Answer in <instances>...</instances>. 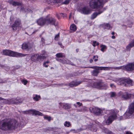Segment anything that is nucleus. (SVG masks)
Wrapping results in <instances>:
<instances>
[{"label":"nucleus","instance_id":"obj_1","mask_svg":"<svg viewBox=\"0 0 134 134\" xmlns=\"http://www.w3.org/2000/svg\"><path fill=\"white\" fill-rule=\"evenodd\" d=\"M18 124L15 120H11L7 121H2L0 122V129L6 130L14 129Z\"/></svg>","mask_w":134,"mask_h":134},{"label":"nucleus","instance_id":"obj_2","mask_svg":"<svg viewBox=\"0 0 134 134\" xmlns=\"http://www.w3.org/2000/svg\"><path fill=\"white\" fill-rule=\"evenodd\" d=\"M103 4V0H91L89 3V5L92 8L102 10L104 9Z\"/></svg>","mask_w":134,"mask_h":134},{"label":"nucleus","instance_id":"obj_3","mask_svg":"<svg viewBox=\"0 0 134 134\" xmlns=\"http://www.w3.org/2000/svg\"><path fill=\"white\" fill-rule=\"evenodd\" d=\"M118 84L124 86H130L133 85V81L129 79H119L115 81Z\"/></svg>","mask_w":134,"mask_h":134},{"label":"nucleus","instance_id":"obj_4","mask_svg":"<svg viewBox=\"0 0 134 134\" xmlns=\"http://www.w3.org/2000/svg\"><path fill=\"white\" fill-rule=\"evenodd\" d=\"M48 57V55L44 51H42L41 54L39 55L38 54H35L32 55L31 59L32 61L36 62L40 59H45Z\"/></svg>","mask_w":134,"mask_h":134},{"label":"nucleus","instance_id":"obj_5","mask_svg":"<svg viewBox=\"0 0 134 134\" xmlns=\"http://www.w3.org/2000/svg\"><path fill=\"white\" fill-rule=\"evenodd\" d=\"M110 115L105 120V124L107 125L111 124L114 120L116 119L117 117L116 113L114 110H110Z\"/></svg>","mask_w":134,"mask_h":134},{"label":"nucleus","instance_id":"obj_6","mask_svg":"<svg viewBox=\"0 0 134 134\" xmlns=\"http://www.w3.org/2000/svg\"><path fill=\"white\" fill-rule=\"evenodd\" d=\"M93 86L95 88L101 90H106L108 87L107 84L100 82H94L93 83Z\"/></svg>","mask_w":134,"mask_h":134},{"label":"nucleus","instance_id":"obj_7","mask_svg":"<svg viewBox=\"0 0 134 134\" xmlns=\"http://www.w3.org/2000/svg\"><path fill=\"white\" fill-rule=\"evenodd\" d=\"M91 112L94 114L97 115H100L103 112L101 109L94 107H91L89 108Z\"/></svg>","mask_w":134,"mask_h":134},{"label":"nucleus","instance_id":"obj_8","mask_svg":"<svg viewBox=\"0 0 134 134\" xmlns=\"http://www.w3.org/2000/svg\"><path fill=\"white\" fill-rule=\"evenodd\" d=\"M134 112V102L132 103L129 105L128 109L125 113H127V115H129L130 118L131 117V115Z\"/></svg>","mask_w":134,"mask_h":134},{"label":"nucleus","instance_id":"obj_9","mask_svg":"<svg viewBox=\"0 0 134 134\" xmlns=\"http://www.w3.org/2000/svg\"><path fill=\"white\" fill-rule=\"evenodd\" d=\"M46 24H50L55 25V20L53 18L48 15L46 17Z\"/></svg>","mask_w":134,"mask_h":134},{"label":"nucleus","instance_id":"obj_10","mask_svg":"<svg viewBox=\"0 0 134 134\" xmlns=\"http://www.w3.org/2000/svg\"><path fill=\"white\" fill-rule=\"evenodd\" d=\"M8 56L13 57H20L25 56V55L21 53L14 52L10 50Z\"/></svg>","mask_w":134,"mask_h":134},{"label":"nucleus","instance_id":"obj_11","mask_svg":"<svg viewBox=\"0 0 134 134\" xmlns=\"http://www.w3.org/2000/svg\"><path fill=\"white\" fill-rule=\"evenodd\" d=\"M81 13L85 14H87L91 13L90 10L88 7H84L81 8L79 10Z\"/></svg>","mask_w":134,"mask_h":134},{"label":"nucleus","instance_id":"obj_12","mask_svg":"<svg viewBox=\"0 0 134 134\" xmlns=\"http://www.w3.org/2000/svg\"><path fill=\"white\" fill-rule=\"evenodd\" d=\"M20 20L18 19L16 20L13 24L12 27L13 30H15L19 27L20 24Z\"/></svg>","mask_w":134,"mask_h":134},{"label":"nucleus","instance_id":"obj_13","mask_svg":"<svg viewBox=\"0 0 134 134\" xmlns=\"http://www.w3.org/2000/svg\"><path fill=\"white\" fill-rule=\"evenodd\" d=\"M98 66H94L91 67V68L94 69V70L92 72V75L94 76H97L99 73V70H100V68Z\"/></svg>","mask_w":134,"mask_h":134},{"label":"nucleus","instance_id":"obj_14","mask_svg":"<svg viewBox=\"0 0 134 134\" xmlns=\"http://www.w3.org/2000/svg\"><path fill=\"white\" fill-rule=\"evenodd\" d=\"M38 24L40 25H43L45 24H46V17L45 18H41L37 20Z\"/></svg>","mask_w":134,"mask_h":134},{"label":"nucleus","instance_id":"obj_15","mask_svg":"<svg viewBox=\"0 0 134 134\" xmlns=\"http://www.w3.org/2000/svg\"><path fill=\"white\" fill-rule=\"evenodd\" d=\"M38 111H37L34 110H30L27 111H23V113L24 114H31L35 115H37Z\"/></svg>","mask_w":134,"mask_h":134},{"label":"nucleus","instance_id":"obj_16","mask_svg":"<svg viewBox=\"0 0 134 134\" xmlns=\"http://www.w3.org/2000/svg\"><path fill=\"white\" fill-rule=\"evenodd\" d=\"M98 10L99 11L98 12H95L92 14L91 16V19H93L95 18L98 15L102 13L104 11V10L103 9L102 10H101L100 9V10Z\"/></svg>","mask_w":134,"mask_h":134},{"label":"nucleus","instance_id":"obj_17","mask_svg":"<svg viewBox=\"0 0 134 134\" xmlns=\"http://www.w3.org/2000/svg\"><path fill=\"white\" fill-rule=\"evenodd\" d=\"M81 83L80 81H74L70 83L69 85L70 87H73L76 86Z\"/></svg>","mask_w":134,"mask_h":134},{"label":"nucleus","instance_id":"obj_18","mask_svg":"<svg viewBox=\"0 0 134 134\" xmlns=\"http://www.w3.org/2000/svg\"><path fill=\"white\" fill-rule=\"evenodd\" d=\"M131 94L126 92L124 93L122 95V98L124 100H126L129 99L131 96Z\"/></svg>","mask_w":134,"mask_h":134},{"label":"nucleus","instance_id":"obj_19","mask_svg":"<svg viewBox=\"0 0 134 134\" xmlns=\"http://www.w3.org/2000/svg\"><path fill=\"white\" fill-rule=\"evenodd\" d=\"M134 46V39L132 40L126 47V50L127 51H130L131 48Z\"/></svg>","mask_w":134,"mask_h":134},{"label":"nucleus","instance_id":"obj_20","mask_svg":"<svg viewBox=\"0 0 134 134\" xmlns=\"http://www.w3.org/2000/svg\"><path fill=\"white\" fill-rule=\"evenodd\" d=\"M101 26H102L103 28L104 29L109 30L111 29V28L110 25L109 23H104L101 24Z\"/></svg>","mask_w":134,"mask_h":134},{"label":"nucleus","instance_id":"obj_21","mask_svg":"<svg viewBox=\"0 0 134 134\" xmlns=\"http://www.w3.org/2000/svg\"><path fill=\"white\" fill-rule=\"evenodd\" d=\"M125 69L127 71H131L133 70L132 64V63L126 65L125 67Z\"/></svg>","mask_w":134,"mask_h":134},{"label":"nucleus","instance_id":"obj_22","mask_svg":"<svg viewBox=\"0 0 134 134\" xmlns=\"http://www.w3.org/2000/svg\"><path fill=\"white\" fill-rule=\"evenodd\" d=\"M48 4H54L55 3H60V2L61 0H46Z\"/></svg>","mask_w":134,"mask_h":134},{"label":"nucleus","instance_id":"obj_23","mask_svg":"<svg viewBox=\"0 0 134 134\" xmlns=\"http://www.w3.org/2000/svg\"><path fill=\"white\" fill-rule=\"evenodd\" d=\"M130 118L129 115H127V113H125L123 116H120L119 119L120 120H121L125 119H129Z\"/></svg>","mask_w":134,"mask_h":134},{"label":"nucleus","instance_id":"obj_24","mask_svg":"<svg viewBox=\"0 0 134 134\" xmlns=\"http://www.w3.org/2000/svg\"><path fill=\"white\" fill-rule=\"evenodd\" d=\"M10 4L14 6H16L19 5L21 4V3L18 2L11 1L10 2Z\"/></svg>","mask_w":134,"mask_h":134},{"label":"nucleus","instance_id":"obj_25","mask_svg":"<svg viewBox=\"0 0 134 134\" xmlns=\"http://www.w3.org/2000/svg\"><path fill=\"white\" fill-rule=\"evenodd\" d=\"M100 68V70H109L110 69L112 68V67H99Z\"/></svg>","mask_w":134,"mask_h":134},{"label":"nucleus","instance_id":"obj_26","mask_svg":"<svg viewBox=\"0 0 134 134\" xmlns=\"http://www.w3.org/2000/svg\"><path fill=\"white\" fill-rule=\"evenodd\" d=\"M70 29L71 30L73 31H75L76 30L77 28L75 24H73L71 25L70 27Z\"/></svg>","mask_w":134,"mask_h":134},{"label":"nucleus","instance_id":"obj_27","mask_svg":"<svg viewBox=\"0 0 134 134\" xmlns=\"http://www.w3.org/2000/svg\"><path fill=\"white\" fill-rule=\"evenodd\" d=\"M21 48L23 49H28V46L27 43H25L23 44L22 45Z\"/></svg>","mask_w":134,"mask_h":134},{"label":"nucleus","instance_id":"obj_28","mask_svg":"<svg viewBox=\"0 0 134 134\" xmlns=\"http://www.w3.org/2000/svg\"><path fill=\"white\" fill-rule=\"evenodd\" d=\"M103 132H105L107 134H111V132L109 131L108 129L107 128H104L103 130Z\"/></svg>","mask_w":134,"mask_h":134},{"label":"nucleus","instance_id":"obj_29","mask_svg":"<svg viewBox=\"0 0 134 134\" xmlns=\"http://www.w3.org/2000/svg\"><path fill=\"white\" fill-rule=\"evenodd\" d=\"M64 125L65 127H70L71 125V124L69 121H66L64 124Z\"/></svg>","mask_w":134,"mask_h":134},{"label":"nucleus","instance_id":"obj_30","mask_svg":"<svg viewBox=\"0 0 134 134\" xmlns=\"http://www.w3.org/2000/svg\"><path fill=\"white\" fill-rule=\"evenodd\" d=\"M100 47L101 48L100 50L103 52H104V50L106 49L107 48V47L104 45L102 44L101 45Z\"/></svg>","mask_w":134,"mask_h":134},{"label":"nucleus","instance_id":"obj_31","mask_svg":"<svg viewBox=\"0 0 134 134\" xmlns=\"http://www.w3.org/2000/svg\"><path fill=\"white\" fill-rule=\"evenodd\" d=\"M41 97L40 95H38L37 94L35 95V96L33 98V99L36 101H38L39 99Z\"/></svg>","mask_w":134,"mask_h":134},{"label":"nucleus","instance_id":"obj_32","mask_svg":"<svg viewBox=\"0 0 134 134\" xmlns=\"http://www.w3.org/2000/svg\"><path fill=\"white\" fill-rule=\"evenodd\" d=\"M27 43L28 46V49H30L34 47V46L33 43L27 42Z\"/></svg>","mask_w":134,"mask_h":134},{"label":"nucleus","instance_id":"obj_33","mask_svg":"<svg viewBox=\"0 0 134 134\" xmlns=\"http://www.w3.org/2000/svg\"><path fill=\"white\" fill-rule=\"evenodd\" d=\"M56 56L57 58H62L65 56L62 53H57L56 54Z\"/></svg>","mask_w":134,"mask_h":134},{"label":"nucleus","instance_id":"obj_34","mask_svg":"<svg viewBox=\"0 0 134 134\" xmlns=\"http://www.w3.org/2000/svg\"><path fill=\"white\" fill-rule=\"evenodd\" d=\"M63 107L65 109H68L71 108V105L70 104L66 103L64 105Z\"/></svg>","mask_w":134,"mask_h":134},{"label":"nucleus","instance_id":"obj_35","mask_svg":"<svg viewBox=\"0 0 134 134\" xmlns=\"http://www.w3.org/2000/svg\"><path fill=\"white\" fill-rule=\"evenodd\" d=\"M44 119L47 120L49 121H50L52 119L50 116H48L47 115L44 116Z\"/></svg>","mask_w":134,"mask_h":134},{"label":"nucleus","instance_id":"obj_36","mask_svg":"<svg viewBox=\"0 0 134 134\" xmlns=\"http://www.w3.org/2000/svg\"><path fill=\"white\" fill-rule=\"evenodd\" d=\"M10 50H4L3 51V53L4 55H8Z\"/></svg>","mask_w":134,"mask_h":134},{"label":"nucleus","instance_id":"obj_37","mask_svg":"<svg viewBox=\"0 0 134 134\" xmlns=\"http://www.w3.org/2000/svg\"><path fill=\"white\" fill-rule=\"evenodd\" d=\"M9 104H14V101L16 100V99L12 98L10 99H9Z\"/></svg>","mask_w":134,"mask_h":134},{"label":"nucleus","instance_id":"obj_38","mask_svg":"<svg viewBox=\"0 0 134 134\" xmlns=\"http://www.w3.org/2000/svg\"><path fill=\"white\" fill-rule=\"evenodd\" d=\"M93 46L94 47H95L96 46H98L99 45V43L98 42H97L96 41H94L93 42Z\"/></svg>","mask_w":134,"mask_h":134},{"label":"nucleus","instance_id":"obj_39","mask_svg":"<svg viewBox=\"0 0 134 134\" xmlns=\"http://www.w3.org/2000/svg\"><path fill=\"white\" fill-rule=\"evenodd\" d=\"M16 100L14 101V104H19L20 103H22V102L21 101H19V100L16 99Z\"/></svg>","mask_w":134,"mask_h":134},{"label":"nucleus","instance_id":"obj_40","mask_svg":"<svg viewBox=\"0 0 134 134\" xmlns=\"http://www.w3.org/2000/svg\"><path fill=\"white\" fill-rule=\"evenodd\" d=\"M116 94L115 93L112 92L111 93L110 96L111 97H114L116 96Z\"/></svg>","mask_w":134,"mask_h":134},{"label":"nucleus","instance_id":"obj_41","mask_svg":"<svg viewBox=\"0 0 134 134\" xmlns=\"http://www.w3.org/2000/svg\"><path fill=\"white\" fill-rule=\"evenodd\" d=\"M22 82L24 85H26L28 82V81L26 80H23L22 81Z\"/></svg>","mask_w":134,"mask_h":134},{"label":"nucleus","instance_id":"obj_42","mask_svg":"<svg viewBox=\"0 0 134 134\" xmlns=\"http://www.w3.org/2000/svg\"><path fill=\"white\" fill-rule=\"evenodd\" d=\"M70 0H65L63 2V4H68L70 2Z\"/></svg>","mask_w":134,"mask_h":134},{"label":"nucleus","instance_id":"obj_43","mask_svg":"<svg viewBox=\"0 0 134 134\" xmlns=\"http://www.w3.org/2000/svg\"><path fill=\"white\" fill-rule=\"evenodd\" d=\"M4 100L5 101L4 102V103L5 104H9V99H7L6 100L5 99H4Z\"/></svg>","mask_w":134,"mask_h":134},{"label":"nucleus","instance_id":"obj_44","mask_svg":"<svg viewBox=\"0 0 134 134\" xmlns=\"http://www.w3.org/2000/svg\"><path fill=\"white\" fill-rule=\"evenodd\" d=\"M59 33H58V34H57L55 35L54 38L55 40H57L59 38Z\"/></svg>","mask_w":134,"mask_h":134},{"label":"nucleus","instance_id":"obj_45","mask_svg":"<svg viewBox=\"0 0 134 134\" xmlns=\"http://www.w3.org/2000/svg\"><path fill=\"white\" fill-rule=\"evenodd\" d=\"M122 67H123V66H122L119 67H112L113 68H111V69H121Z\"/></svg>","mask_w":134,"mask_h":134},{"label":"nucleus","instance_id":"obj_46","mask_svg":"<svg viewBox=\"0 0 134 134\" xmlns=\"http://www.w3.org/2000/svg\"><path fill=\"white\" fill-rule=\"evenodd\" d=\"M82 112H84L85 111L87 110V108L85 107H82Z\"/></svg>","mask_w":134,"mask_h":134},{"label":"nucleus","instance_id":"obj_47","mask_svg":"<svg viewBox=\"0 0 134 134\" xmlns=\"http://www.w3.org/2000/svg\"><path fill=\"white\" fill-rule=\"evenodd\" d=\"M37 115H39L41 116H42L43 115V114L41 113L40 112L38 111V112H37Z\"/></svg>","mask_w":134,"mask_h":134},{"label":"nucleus","instance_id":"obj_48","mask_svg":"<svg viewBox=\"0 0 134 134\" xmlns=\"http://www.w3.org/2000/svg\"><path fill=\"white\" fill-rule=\"evenodd\" d=\"M77 111L78 112H83L82 108L77 109Z\"/></svg>","mask_w":134,"mask_h":134},{"label":"nucleus","instance_id":"obj_49","mask_svg":"<svg viewBox=\"0 0 134 134\" xmlns=\"http://www.w3.org/2000/svg\"><path fill=\"white\" fill-rule=\"evenodd\" d=\"M76 104L77 105H78L79 106H82V103H80L79 102H77Z\"/></svg>","mask_w":134,"mask_h":134},{"label":"nucleus","instance_id":"obj_50","mask_svg":"<svg viewBox=\"0 0 134 134\" xmlns=\"http://www.w3.org/2000/svg\"><path fill=\"white\" fill-rule=\"evenodd\" d=\"M125 134H132V133L130 131H126Z\"/></svg>","mask_w":134,"mask_h":134},{"label":"nucleus","instance_id":"obj_51","mask_svg":"<svg viewBox=\"0 0 134 134\" xmlns=\"http://www.w3.org/2000/svg\"><path fill=\"white\" fill-rule=\"evenodd\" d=\"M49 62L48 61H47L45 62L44 63V65H45L46 64H48L49 63Z\"/></svg>","mask_w":134,"mask_h":134},{"label":"nucleus","instance_id":"obj_52","mask_svg":"<svg viewBox=\"0 0 134 134\" xmlns=\"http://www.w3.org/2000/svg\"><path fill=\"white\" fill-rule=\"evenodd\" d=\"M64 84H60L58 85V86H61L63 85H64Z\"/></svg>","mask_w":134,"mask_h":134},{"label":"nucleus","instance_id":"obj_53","mask_svg":"<svg viewBox=\"0 0 134 134\" xmlns=\"http://www.w3.org/2000/svg\"><path fill=\"white\" fill-rule=\"evenodd\" d=\"M96 57L97 58H98V56H95L94 55L93 57V59H94Z\"/></svg>","mask_w":134,"mask_h":134},{"label":"nucleus","instance_id":"obj_54","mask_svg":"<svg viewBox=\"0 0 134 134\" xmlns=\"http://www.w3.org/2000/svg\"><path fill=\"white\" fill-rule=\"evenodd\" d=\"M113 86H115L114 85V84H111L110 85V86L111 87H113Z\"/></svg>","mask_w":134,"mask_h":134},{"label":"nucleus","instance_id":"obj_55","mask_svg":"<svg viewBox=\"0 0 134 134\" xmlns=\"http://www.w3.org/2000/svg\"><path fill=\"white\" fill-rule=\"evenodd\" d=\"M133 67V70H134V63H132Z\"/></svg>","mask_w":134,"mask_h":134},{"label":"nucleus","instance_id":"obj_56","mask_svg":"<svg viewBox=\"0 0 134 134\" xmlns=\"http://www.w3.org/2000/svg\"><path fill=\"white\" fill-rule=\"evenodd\" d=\"M111 38L112 39H114L115 38V36L113 35L111 37Z\"/></svg>","mask_w":134,"mask_h":134},{"label":"nucleus","instance_id":"obj_57","mask_svg":"<svg viewBox=\"0 0 134 134\" xmlns=\"http://www.w3.org/2000/svg\"><path fill=\"white\" fill-rule=\"evenodd\" d=\"M93 62V60L92 59H91L90 60V63H91Z\"/></svg>","mask_w":134,"mask_h":134},{"label":"nucleus","instance_id":"obj_58","mask_svg":"<svg viewBox=\"0 0 134 134\" xmlns=\"http://www.w3.org/2000/svg\"><path fill=\"white\" fill-rule=\"evenodd\" d=\"M4 98L0 97V100H4Z\"/></svg>","mask_w":134,"mask_h":134},{"label":"nucleus","instance_id":"obj_59","mask_svg":"<svg viewBox=\"0 0 134 134\" xmlns=\"http://www.w3.org/2000/svg\"><path fill=\"white\" fill-rule=\"evenodd\" d=\"M44 66L46 67H47L48 66V65H47V64H46L45 65L43 64Z\"/></svg>","mask_w":134,"mask_h":134},{"label":"nucleus","instance_id":"obj_60","mask_svg":"<svg viewBox=\"0 0 134 134\" xmlns=\"http://www.w3.org/2000/svg\"><path fill=\"white\" fill-rule=\"evenodd\" d=\"M73 105L76 108H77V106L75 104H74Z\"/></svg>","mask_w":134,"mask_h":134},{"label":"nucleus","instance_id":"obj_61","mask_svg":"<svg viewBox=\"0 0 134 134\" xmlns=\"http://www.w3.org/2000/svg\"><path fill=\"white\" fill-rule=\"evenodd\" d=\"M58 44H59V45H60L61 47H61V45H62V43H60V42H59V43H58Z\"/></svg>","mask_w":134,"mask_h":134},{"label":"nucleus","instance_id":"obj_62","mask_svg":"<svg viewBox=\"0 0 134 134\" xmlns=\"http://www.w3.org/2000/svg\"><path fill=\"white\" fill-rule=\"evenodd\" d=\"M98 60V58H97V59H94V61L95 62H96Z\"/></svg>","mask_w":134,"mask_h":134},{"label":"nucleus","instance_id":"obj_63","mask_svg":"<svg viewBox=\"0 0 134 134\" xmlns=\"http://www.w3.org/2000/svg\"><path fill=\"white\" fill-rule=\"evenodd\" d=\"M111 34L113 35H114L115 34V33L114 32H112L111 33Z\"/></svg>","mask_w":134,"mask_h":134},{"label":"nucleus","instance_id":"obj_64","mask_svg":"<svg viewBox=\"0 0 134 134\" xmlns=\"http://www.w3.org/2000/svg\"><path fill=\"white\" fill-rule=\"evenodd\" d=\"M64 16H63V17H65L66 16V14H65L64 15Z\"/></svg>","mask_w":134,"mask_h":134}]
</instances>
